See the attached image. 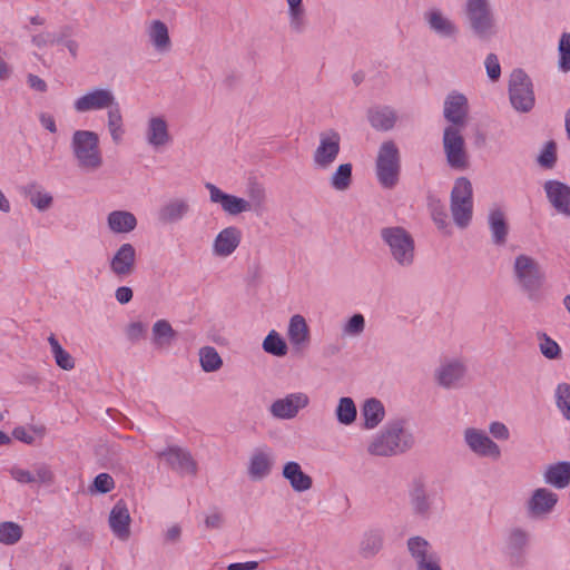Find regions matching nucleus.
I'll return each instance as SVG.
<instances>
[{
  "instance_id": "dca6fc26",
  "label": "nucleus",
  "mask_w": 570,
  "mask_h": 570,
  "mask_svg": "<svg viewBox=\"0 0 570 570\" xmlns=\"http://www.w3.org/2000/svg\"><path fill=\"white\" fill-rule=\"evenodd\" d=\"M308 404L309 397L306 393L293 392L275 400L269 405L268 411L271 415L277 420H292Z\"/></svg>"
},
{
  "instance_id": "c85d7f7f",
  "label": "nucleus",
  "mask_w": 570,
  "mask_h": 570,
  "mask_svg": "<svg viewBox=\"0 0 570 570\" xmlns=\"http://www.w3.org/2000/svg\"><path fill=\"white\" fill-rule=\"evenodd\" d=\"M9 472L11 478L20 484H50L53 482V473L45 463L36 464L33 471L20 466H12Z\"/></svg>"
},
{
  "instance_id": "5701e85b",
  "label": "nucleus",
  "mask_w": 570,
  "mask_h": 570,
  "mask_svg": "<svg viewBox=\"0 0 570 570\" xmlns=\"http://www.w3.org/2000/svg\"><path fill=\"white\" fill-rule=\"evenodd\" d=\"M136 258L134 245L124 243L109 259V269L118 279H125L134 272Z\"/></svg>"
},
{
  "instance_id": "37998d69",
  "label": "nucleus",
  "mask_w": 570,
  "mask_h": 570,
  "mask_svg": "<svg viewBox=\"0 0 570 570\" xmlns=\"http://www.w3.org/2000/svg\"><path fill=\"white\" fill-rule=\"evenodd\" d=\"M288 4V23L292 31L302 33L306 28L303 0H286Z\"/></svg>"
},
{
  "instance_id": "a211bd4d",
  "label": "nucleus",
  "mask_w": 570,
  "mask_h": 570,
  "mask_svg": "<svg viewBox=\"0 0 570 570\" xmlns=\"http://www.w3.org/2000/svg\"><path fill=\"white\" fill-rule=\"evenodd\" d=\"M157 456L164 459L165 462L176 472L183 475H195L197 473V462L191 453L181 446L169 445L165 450L157 453Z\"/></svg>"
},
{
  "instance_id": "7ed1b4c3",
  "label": "nucleus",
  "mask_w": 570,
  "mask_h": 570,
  "mask_svg": "<svg viewBox=\"0 0 570 570\" xmlns=\"http://www.w3.org/2000/svg\"><path fill=\"white\" fill-rule=\"evenodd\" d=\"M70 150L77 167L83 173H96L104 165L100 139L96 131L75 130L70 139Z\"/></svg>"
},
{
  "instance_id": "13d9d810",
  "label": "nucleus",
  "mask_w": 570,
  "mask_h": 570,
  "mask_svg": "<svg viewBox=\"0 0 570 570\" xmlns=\"http://www.w3.org/2000/svg\"><path fill=\"white\" fill-rule=\"evenodd\" d=\"M115 488V481L112 476L108 473H99L94 479L92 485L90 488V492L97 493H108Z\"/></svg>"
},
{
  "instance_id": "423d86ee",
  "label": "nucleus",
  "mask_w": 570,
  "mask_h": 570,
  "mask_svg": "<svg viewBox=\"0 0 570 570\" xmlns=\"http://www.w3.org/2000/svg\"><path fill=\"white\" fill-rule=\"evenodd\" d=\"M450 209L454 224L466 228L473 216V188L471 181L460 177L454 181L450 195Z\"/></svg>"
},
{
  "instance_id": "4be33fe9",
  "label": "nucleus",
  "mask_w": 570,
  "mask_h": 570,
  "mask_svg": "<svg viewBox=\"0 0 570 570\" xmlns=\"http://www.w3.org/2000/svg\"><path fill=\"white\" fill-rule=\"evenodd\" d=\"M274 465V453L268 445L255 448L249 455L247 474L253 481L266 479Z\"/></svg>"
},
{
  "instance_id": "49530a36",
  "label": "nucleus",
  "mask_w": 570,
  "mask_h": 570,
  "mask_svg": "<svg viewBox=\"0 0 570 570\" xmlns=\"http://www.w3.org/2000/svg\"><path fill=\"white\" fill-rule=\"evenodd\" d=\"M198 354L200 367L204 372L213 373L223 366V360L215 347L204 346Z\"/></svg>"
},
{
  "instance_id": "f704fd0d",
  "label": "nucleus",
  "mask_w": 570,
  "mask_h": 570,
  "mask_svg": "<svg viewBox=\"0 0 570 570\" xmlns=\"http://www.w3.org/2000/svg\"><path fill=\"white\" fill-rule=\"evenodd\" d=\"M287 336L296 350H301L309 343V328L302 315L296 314L289 318Z\"/></svg>"
},
{
  "instance_id": "5fc2aeb1",
  "label": "nucleus",
  "mask_w": 570,
  "mask_h": 570,
  "mask_svg": "<svg viewBox=\"0 0 570 570\" xmlns=\"http://www.w3.org/2000/svg\"><path fill=\"white\" fill-rule=\"evenodd\" d=\"M365 330V317L361 313L352 315L342 326L344 336L356 337Z\"/></svg>"
},
{
  "instance_id": "864d4df0",
  "label": "nucleus",
  "mask_w": 570,
  "mask_h": 570,
  "mask_svg": "<svg viewBox=\"0 0 570 570\" xmlns=\"http://www.w3.org/2000/svg\"><path fill=\"white\" fill-rule=\"evenodd\" d=\"M558 68L562 72L570 71V33L563 32L558 45Z\"/></svg>"
},
{
  "instance_id": "ea45409f",
  "label": "nucleus",
  "mask_w": 570,
  "mask_h": 570,
  "mask_svg": "<svg viewBox=\"0 0 570 570\" xmlns=\"http://www.w3.org/2000/svg\"><path fill=\"white\" fill-rule=\"evenodd\" d=\"M529 532L521 528H514L509 532L507 537V551L511 557L519 559L525 553L529 547Z\"/></svg>"
},
{
  "instance_id": "1a4fd4ad",
  "label": "nucleus",
  "mask_w": 570,
  "mask_h": 570,
  "mask_svg": "<svg viewBox=\"0 0 570 570\" xmlns=\"http://www.w3.org/2000/svg\"><path fill=\"white\" fill-rule=\"evenodd\" d=\"M509 99L518 112H529L534 107L533 83L522 69H514L510 75Z\"/></svg>"
},
{
  "instance_id": "b1692460",
  "label": "nucleus",
  "mask_w": 570,
  "mask_h": 570,
  "mask_svg": "<svg viewBox=\"0 0 570 570\" xmlns=\"http://www.w3.org/2000/svg\"><path fill=\"white\" fill-rule=\"evenodd\" d=\"M191 213V204L187 197L176 196L167 199L157 210V219L163 224H176Z\"/></svg>"
},
{
  "instance_id": "e433bc0d",
  "label": "nucleus",
  "mask_w": 570,
  "mask_h": 570,
  "mask_svg": "<svg viewBox=\"0 0 570 570\" xmlns=\"http://www.w3.org/2000/svg\"><path fill=\"white\" fill-rule=\"evenodd\" d=\"M361 416L363 419V428L365 430H373L384 420L385 407L380 400L374 397L367 399L361 407Z\"/></svg>"
},
{
  "instance_id": "9b49d317",
  "label": "nucleus",
  "mask_w": 570,
  "mask_h": 570,
  "mask_svg": "<svg viewBox=\"0 0 570 570\" xmlns=\"http://www.w3.org/2000/svg\"><path fill=\"white\" fill-rule=\"evenodd\" d=\"M459 127L446 126L443 130V150L448 165L455 170H464L469 165L465 141Z\"/></svg>"
},
{
  "instance_id": "4468645a",
  "label": "nucleus",
  "mask_w": 570,
  "mask_h": 570,
  "mask_svg": "<svg viewBox=\"0 0 570 570\" xmlns=\"http://www.w3.org/2000/svg\"><path fill=\"white\" fill-rule=\"evenodd\" d=\"M117 101L114 91L109 88L95 87L73 100V109L78 114L107 110Z\"/></svg>"
},
{
  "instance_id": "6e6d98bb",
  "label": "nucleus",
  "mask_w": 570,
  "mask_h": 570,
  "mask_svg": "<svg viewBox=\"0 0 570 570\" xmlns=\"http://www.w3.org/2000/svg\"><path fill=\"white\" fill-rule=\"evenodd\" d=\"M556 402L562 415L570 420V385L568 383H560L556 389Z\"/></svg>"
},
{
  "instance_id": "603ef678",
  "label": "nucleus",
  "mask_w": 570,
  "mask_h": 570,
  "mask_svg": "<svg viewBox=\"0 0 570 570\" xmlns=\"http://www.w3.org/2000/svg\"><path fill=\"white\" fill-rule=\"evenodd\" d=\"M537 161L544 169H552L557 164V144L553 140L547 141L540 150Z\"/></svg>"
},
{
  "instance_id": "a878e982",
  "label": "nucleus",
  "mask_w": 570,
  "mask_h": 570,
  "mask_svg": "<svg viewBox=\"0 0 570 570\" xmlns=\"http://www.w3.org/2000/svg\"><path fill=\"white\" fill-rule=\"evenodd\" d=\"M548 202L558 214L570 217V186L557 179L543 184Z\"/></svg>"
},
{
  "instance_id": "774afa93",
  "label": "nucleus",
  "mask_w": 570,
  "mask_h": 570,
  "mask_svg": "<svg viewBox=\"0 0 570 570\" xmlns=\"http://www.w3.org/2000/svg\"><path fill=\"white\" fill-rule=\"evenodd\" d=\"M223 523V518L219 513L214 512L208 514L205 519V525L208 529H219Z\"/></svg>"
},
{
  "instance_id": "aec40b11",
  "label": "nucleus",
  "mask_w": 570,
  "mask_h": 570,
  "mask_svg": "<svg viewBox=\"0 0 570 570\" xmlns=\"http://www.w3.org/2000/svg\"><path fill=\"white\" fill-rule=\"evenodd\" d=\"M468 368L463 361L452 358L444 361L435 371L438 384L444 389H459L463 386Z\"/></svg>"
},
{
  "instance_id": "cd10ccee",
  "label": "nucleus",
  "mask_w": 570,
  "mask_h": 570,
  "mask_svg": "<svg viewBox=\"0 0 570 570\" xmlns=\"http://www.w3.org/2000/svg\"><path fill=\"white\" fill-rule=\"evenodd\" d=\"M410 505L413 514L422 519H429L432 513L433 499L428 494L424 483L414 480L409 489Z\"/></svg>"
},
{
  "instance_id": "f8f14e48",
  "label": "nucleus",
  "mask_w": 570,
  "mask_h": 570,
  "mask_svg": "<svg viewBox=\"0 0 570 570\" xmlns=\"http://www.w3.org/2000/svg\"><path fill=\"white\" fill-rule=\"evenodd\" d=\"M341 151V135L328 129L318 136V144L313 153V164L316 169L327 170L337 159Z\"/></svg>"
},
{
  "instance_id": "3c124183",
  "label": "nucleus",
  "mask_w": 570,
  "mask_h": 570,
  "mask_svg": "<svg viewBox=\"0 0 570 570\" xmlns=\"http://www.w3.org/2000/svg\"><path fill=\"white\" fill-rule=\"evenodd\" d=\"M430 209L432 220L434 222L439 230H441L445 235H450L451 228L449 223V216L444 205L440 200L433 202L430 205Z\"/></svg>"
},
{
  "instance_id": "f03ea898",
  "label": "nucleus",
  "mask_w": 570,
  "mask_h": 570,
  "mask_svg": "<svg viewBox=\"0 0 570 570\" xmlns=\"http://www.w3.org/2000/svg\"><path fill=\"white\" fill-rule=\"evenodd\" d=\"M205 188L209 194V202L219 205L222 210L229 216H237L242 213L253 212L261 216L266 210V191L259 186L249 189V199L225 193L213 183H206Z\"/></svg>"
},
{
  "instance_id": "c03bdc74",
  "label": "nucleus",
  "mask_w": 570,
  "mask_h": 570,
  "mask_svg": "<svg viewBox=\"0 0 570 570\" xmlns=\"http://www.w3.org/2000/svg\"><path fill=\"white\" fill-rule=\"evenodd\" d=\"M335 416L340 424L351 425L357 416L355 402L350 396H343L338 400L335 409Z\"/></svg>"
},
{
  "instance_id": "412c9836",
  "label": "nucleus",
  "mask_w": 570,
  "mask_h": 570,
  "mask_svg": "<svg viewBox=\"0 0 570 570\" xmlns=\"http://www.w3.org/2000/svg\"><path fill=\"white\" fill-rule=\"evenodd\" d=\"M559 497L548 488H538L532 491L525 502L527 513L530 518H544L553 512Z\"/></svg>"
},
{
  "instance_id": "72a5a7b5",
  "label": "nucleus",
  "mask_w": 570,
  "mask_h": 570,
  "mask_svg": "<svg viewBox=\"0 0 570 570\" xmlns=\"http://www.w3.org/2000/svg\"><path fill=\"white\" fill-rule=\"evenodd\" d=\"M543 481L554 489H566L570 484V462L560 461L549 464L543 472Z\"/></svg>"
},
{
  "instance_id": "79ce46f5",
  "label": "nucleus",
  "mask_w": 570,
  "mask_h": 570,
  "mask_svg": "<svg viewBox=\"0 0 570 570\" xmlns=\"http://www.w3.org/2000/svg\"><path fill=\"white\" fill-rule=\"evenodd\" d=\"M71 28L63 26L55 31L43 30L31 36V42L35 47L42 49L55 45H60L66 37L71 33Z\"/></svg>"
},
{
  "instance_id": "e2e57ef3",
  "label": "nucleus",
  "mask_w": 570,
  "mask_h": 570,
  "mask_svg": "<svg viewBox=\"0 0 570 570\" xmlns=\"http://www.w3.org/2000/svg\"><path fill=\"white\" fill-rule=\"evenodd\" d=\"M489 432L495 440L507 441L510 438V431L508 426L499 421L491 422L489 425Z\"/></svg>"
},
{
  "instance_id": "a19ab883",
  "label": "nucleus",
  "mask_w": 570,
  "mask_h": 570,
  "mask_svg": "<svg viewBox=\"0 0 570 570\" xmlns=\"http://www.w3.org/2000/svg\"><path fill=\"white\" fill-rule=\"evenodd\" d=\"M384 542V532L381 529H368L362 535L360 542V553L364 558H372L376 556Z\"/></svg>"
},
{
  "instance_id": "473e14b6",
  "label": "nucleus",
  "mask_w": 570,
  "mask_h": 570,
  "mask_svg": "<svg viewBox=\"0 0 570 570\" xmlns=\"http://www.w3.org/2000/svg\"><path fill=\"white\" fill-rule=\"evenodd\" d=\"M282 475L296 492H305L313 485L312 478L302 470V466L296 461L286 462L283 466Z\"/></svg>"
},
{
  "instance_id": "c756f323",
  "label": "nucleus",
  "mask_w": 570,
  "mask_h": 570,
  "mask_svg": "<svg viewBox=\"0 0 570 570\" xmlns=\"http://www.w3.org/2000/svg\"><path fill=\"white\" fill-rule=\"evenodd\" d=\"M488 226L491 240L495 246H503L509 235V225L505 213L500 207H493L488 214Z\"/></svg>"
},
{
  "instance_id": "ddd939ff",
  "label": "nucleus",
  "mask_w": 570,
  "mask_h": 570,
  "mask_svg": "<svg viewBox=\"0 0 570 570\" xmlns=\"http://www.w3.org/2000/svg\"><path fill=\"white\" fill-rule=\"evenodd\" d=\"M463 440L468 449L478 458L498 461L502 456L499 444L481 429L466 428Z\"/></svg>"
},
{
  "instance_id": "052dcab7",
  "label": "nucleus",
  "mask_w": 570,
  "mask_h": 570,
  "mask_svg": "<svg viewBox=\"0 0 570 570\" xmlns=\"http://www.w3.org/2000/svg\"><path fill=\"white\" fill-rule=\"evenodd\" d=\"M51 194L42 190L35 191L30 196V203L40 212L47 210L52 205Z\"/></svg>"
},
{
  "instance_id": "6e6552de",
  "label": "nucleus",
  "mask_w": 570,
  "mask_h": 570,
  "mask_svg": "<svg viewBox=\"0 0 570 570\" xmlns=\"http://www.w3.org/2000/svg\"><path fill=\"white\" fill-rule=\"evenodd\" d=\"M471 30L480 39H490L497 33L495 18L489 0H466L464 8Z\"/></svg>"
},
{
  "instance_id": "bb28decb",
  "label": "nucleus",
  "mask_w": 570,
  "mask_h": 570,
  "mask_svg": "<svg viewBox=\"0 0 570 570\" xmlns=\"http://www.w3.org/2000/svg\"><path fill=\"white\" fill-rule=\"evenodd\" d=\"M130 523L131 517L126 502L118 500L111 508L108 518V524L112 534L121 541L128 540L130 537Z\"/></svg>"
},
{
  "instance_id": "9d476101",
  "label": "nucleus",
  "mask_w": 570,
  "mask_h": 570,
  "mask_svg": "<svg viewBox=\"0 0 570 570\" xmlns=\"http://www.w3.org/2000/svg\"><path fill=\"white\" fill-rule=\"evenodd\" d=\"M406 548L414 570H443L440 553L425 538L421 535L409 538Z\"/></svg>"
},
{
  "instance_id": "2f4dec72",
  "label": "nucleus",
  "mask_w": 570,
  "mask_h": 570,
  "mask_svg": "<svg viewBox=\"0 0 570 570\" xmlns=\"http://www.w3.org/2000/svg\"><path fill=\"white\" fill-rule=\"evenodd\" d=\"M367 118L375 130L389 131L394 128L397 114L391 106H374L368 109Z\"/></svg>"
},
{
  "instance_id": "de8ad7c7",
  "label": "nucleus",
  "mask_w": 570,
  "mask_h": 570,
  "mask_svg": "<svg viewBox=\"0 0 570 570\" xmlns=\"http://www.w3.org/2000/svg\"><path fill=\"white\" fill-rule=\"evenodd\" d=\"M48 343L51 348L52 356L56 361V364L62 370L70 371L75 367V361L72 356L62 348L58 340L53 334L48 337Z\"/></svg>"
},
{
  "instance_id": "8fccbe9b",
  "label": "nucleus",
  "mask_w": 570,
  "mask_h": 570,
  "mask_svg": "<svg viewBox=\"0 0 570 570\" xmlns=\"http://www.w3.org/2000/svg\"><path fill=\"white\" fill-rule=\"evenodd\" d=\"M22 528L13 521L0 522V543L13 546L22 538Z\"/></svg>"
},
{
  "instance_id": "7c9ffc66",
  "label": "nucleus",
  "mask_w": 570,
  "mask_h": 570,
  "mask_svg": "<svg viewBox=\"0 0 570 570\" xmlns=\"http://www.w3.org/2000/svg\"><path fill=\"white\" fill-rule=\"evenodd\" d=\"M108 229L112 234H130L138 225L136 216L128 210H112L106 217Z\"/></svg>"
},
{
  "instance_id": "0e129e2a",
  "label": "nucleus",
  "mask_w": 570,
  "mask_h": 570,
  "mask_svg": "<svg viewBox=\"0 0 570 570\" xmlns=\"http://www.w3.org/2000/svg\"><path fill=\"white\" fill-rule=\"evenodd\" d=\"M132 289L129 286H120L115 292V298L119 304H127L132 299Z\"/></svg>"
},
{
  "instance_id": "393cba45",
  "label": "nucleus",
  "mask_w": 570,
  "mask_h": 570,
  "mask_svg": "<svg viewBox=\"0 0 570 570\" xmlns=\"http://www.w3.org/2000/svg\"><path fill=\"white\" fill-rule=\"evenodd\" d=\"M242 230L236 226H227L218 232L212 244V254L218 258L232 256L242 243Z\"/></svg>"
},
{
  "instance_id": "69168bd1",
  "label": "nucleus",
  "mask_w": 570,
  "mask_h": 570,
  "mask_svg": "<svg viewBox=\"0 0 570 570\" xmlns=\"http://www.w3.org/2000/svg\"><path fill=\"white\" fill-rule=\"evenodd\" d=\"M27 82L30 88L39 92H46L48 89L46 81L37 75L30 73L28 76Z\"/></svg>"
},
{
  "instance_id": "bf43d9fd",
  "label": "nucleus",
  "mask_w": 570,
  "mask_h": 570,
  "mask_svg": "<svg viewBox=\"0 0 570 570\" xmlns=\"http://www.w3.org/2000/svg\"><path fill=\"white\" fill-rule=\"evenodd\" d=\"M147 334V326L142 322H131L126 327V336L131 343H137L145 338Z\"/></svg>"
},
{
  "instance_id": "f257e3e1",
  "label": "nucleus",
  "mask_w": 570,
  "mask_h": 570,
  "mask_svg": "<svg viewBox=\"0 0 570 570\" xmlns=\"http://www.w3.org/2000/svg\"><path fill=\"white\" fill-rule=\"evenodd\" d=\"M414 444L412 433L401 419L387 421L367 442L366 451L372 456L391 458L403 454Z\"/></svg>"
},
{
  "instance_id": "4c0bfd02",
  "label": "nucleus",
  "mask_w": 570,
  "mask_h": 570,
  "mask_svg": "<svg viewBox=\"0 0 570 570\" xmlns=\"http://www.w3.org/2000/svg\"><path fill=\"white\" fill-rule=\"evenodd\" d=\"M106 126L110 135L111 141L115 145H119L124 140L126 128L124 122V116L118 100L106 110Z\"/></svg>"
},
{
  "instance_id": "338daca9",
  "label": "nucleus",
  "mask_w": 570,
  "mask_h": 570,
  "mask_svg": "<svg viewBox=\"0 0 570 570\" xmlns=\"http://www.w3.org/2000/svg\"><path fill=\"white\" fill-rule=\"evenodd\" d=\"M39 121H40L41 126L45 127L50 132L55 134L57 131L56 120H55L53 116L42 112L39 116Z\"/></svg>"
},
{
  "instance_id": "4d7b16f0",
  "label": "nucleus",
  "mask_w": 570,
  "mask_h": 570,
  "mask_svg": "<svg viewBox=\"0 0 570 570\" xmlns=\"http://www.w3.org/2000/svg\"><path fill=\"white\" fill-rule=\"evenodd\" d=\"M541 338V342L539 344L540 352L544 357L548 360H556L561 354V348L559 344L552 340L550 336H548L546 333H542L539 335Z\"/></svg>"
},
{
  "instance_id": "09e8293b",
  "label": "nucleus",
  "mask_w": 570,
  "mask_h": 570,
  "mask_svg": "<svg viewBox=\"0 0 570 570\" xmlns=\"http://www.w3.org/2000/svg\"><path fill=\"white\" fill-rule=\"evenodd\" d=\"M263 350L274 356H285L288 348L284 338L272 330L263 341Z\"/></svg>"
},
{
  "instance_id": "58836bf2",
  "label": "nucleus",
  "mask_w": 570,
  "mask_h": 570,
  "mask_svg": "<svg viewBox=\"0 0 570 570\" xmlns=\"http://www.w3.org/2000/svg\"><path fill=\"white\" fill-rule=\"evenodd\" d=\"M176 336V331L167 320H158L151 327V344L155 348L169 347Z\"/></svg>"
},
{
  "instance_id": "0eeeda50",
  "label": "nucleus",
  "mask_w": 570,
  "mask_h": 570,
  "mask_svg": "<svg viewBox=\"0 0 570 570\" xmlns=\"http://www.w3.org/2000/svg\"><path fill=\"white\" fill-rule=\"evenodd\" d=\"M401 170L400 153L394 141H384L375 161L376 178L385 189H392L399 181Z\"/></svg>"
},
{
  "instance_id": "20e7f679",
  "label": "nucleus",
  "mask_w": 570,
  "mask_h": 570,
  "mask_svg": "<svg viewBox=\"0 0 570 570\" xmlns=\"http://www.w3.org/2000/svg\"><path fill=\"white\" fill-rule=\"evenodd\" d=\"M512 277L530 301L539 298L546 283V273L538 259L528 254H518L512 263Z\"/></svg>"
},
{
  "instance_id": "2eb2a0df",
  "label": "nucleus",
  "mask_w": 570,
  "mask_h": 570,
  "mask_svg": "<svg viewBox=\"0 0 570 570\" xmlns=\"http://www.w3.org/2000/svg\"><path fill=\"white\" fill-rule=\"evenodd\" d=\"M423 19L430 31L441 39L455 40L460 33L456 22L441 8L432 7L428 9Z\"/></svg>"
},
{
  "instance_id": "39448f33",
  "label": "nucleus",
  "mask_w": 570,
  "mask_h": 570,
  "mask_svg": "<svg viewBox=\"0 0 570 570\" xmlns=\"http://www.w3.org/2000/svg\"><path fill=\"white\" fill-rule=\"evenodd\" d=\"M381 239L393 262L402 268H410L416 258L415 240L411 233L401 226L383 227Z\"/></svg>"
},
{
  "instance_id": "6ab92c4d",
  "label": "nucleus",
  "mask_w": 570,
  "mask_h": 570,
  "mask_svg": "<svg viewBox=\"0 0 570 570\" xmlns=\"http://www.w3.org/2000/svg\"><path fill=\"white\" fill-rule=\"evenodd\" d=\"M443 117L450 124L449 126H455L462 130L468 124V98L461 92L451 91L444 99Z\"/></svg>"
},
{
  "instance_id": "680f3d73",
  "label": "nucleus",
  "mask_w": 570,
  "mask_h": 570,
  "mask_svg": "<svg viewBox=\"0 0 570 570\" xmlns=\"http://www.w3.org/2000/svg\"><path fill=\"white\" fill-rule=\"evenodd\" d=\"M484 66L488 77L492 81L499 80L501 77V66L498 56L494 53H489L485 58Z\"/></svg>"
},
{
  "instance_id": "c9c22d12",
  "label": "nucleus",
  "mask_w": 570,
  "mask_h": 570,
  "mask_svg": "<svg viewBox=\"0 0 570 570\" xmlns=\"http://www.w3.org/2000/svg\"><path fill=\"white\" fill-rule=\"evenodd\" d=\"M147 36L156 51L164 53L171 48L168 27L161 20H153L147 26Z\"/></svg>"
},
{
  "instance_id": "f3484780",
  "label": "nucleus",
  "mask_w": 570,
  "mask_h": 570,
  "mask_svg": "<svg viewBox=\"0 0 570 570\" xmlns=\"http://www.w3.org/2000/svg\"><path fill=\"white\" fill-rule=\"evenodd\" d=\"M144 137L146 144L155 151L164 150L173 140L168 122L160 115H154L147 119Z\"/></svg>"
},
{
  "instance_id": "a18cd8bd",
  "label": "nucleus",
  "mask_w": 570,
  "mask_h": 570,
  "mask_svg": "<svg viewBox=\"0 0 570 570\" xmlns=\"http://www.w3.org/2000/svg\"><path fill=\"white\" fill-rule=\"evenodd\" d=\"M352 164H341L330 178L331 187L337 191H344L348 189L352 184Z\"/></svg>"
}]
</instances>
